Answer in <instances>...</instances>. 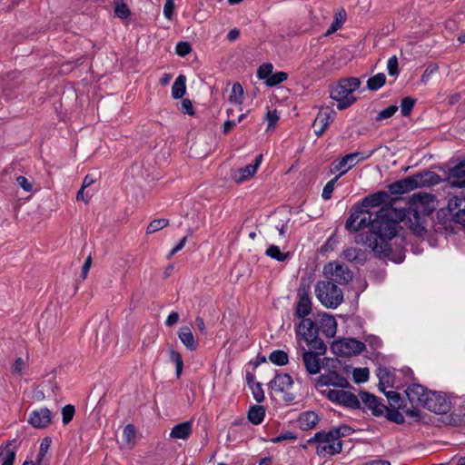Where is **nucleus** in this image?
I'll use <instances>...</instances> for the list:
<instances>
[{
	"label": "nucleus",
	"instance_id": "obj_1",
	"mask_svg": "<svg viewBox=\"0 0 465 465\" xmlns=\"http://www.w3.org/2000/svg\"><path fill=\"white\" fill-rule=\"evenodd\" d=\"M383 203L392 204L391 198L386 191H378L365 196L351 207L350 216L345 223V229L355 232L369 227V232L361 235L362 243L371 248L376 257L388 258L400 263L405 258L404 248L399 247L394 250L389 243V241L398 233L400 222L393 217L395 210L391 207L381 208L373 219H371L372 214L368 211V208Z\"/></svg>",
	"mask_w": 465,
	"mask_h": 465
},
{
	"label": "nucleus",
	"instance_id": "obj_2",
	"mask_svg": "<svg viewBox=\"0 0 465 465\" xmlns=\"http://www.w3.org/2000/svg\"><path fill=\"white\" fill-rule=\"evenodd\" d=\"M435 196L428 193H413L408 203L406 213L410 222L411 231L418 236H422L426 232L424 226L425 217L434 211Z\"/></svg>",
	"mask_w": 465,
	"mask_h": 465
},
{
	"label": "nucleus",
	"instance_id": "obj_3",
	"mask_svg": "<svg viewBox=\"0 0 465 465\" xmlns=\"http://www.w3.org/2000/svg\"><path fill=\"white\" fill-rule=\"evenodd\" d=\"M361 80L357 77L341 78L331 87L330 97L337 102V108L341 111L352 105L357 98L352 94L360 88Z\"/></svg>",
	"mask_w": 465,
	"mask_h": 465
},
{
	"label": "nucleus",
	"instance_id": "obj_4",
	"mask_svg": "<svg viewBox=\"0 0 465 465\" xmlns=\"http://www.w3.org/2000/svg\"><path fill=\"white\" fill-rule=\"evenodd\" d=\"M296 332L310 346L309 351H312L320 356L326 353L327 346L322 339L319 337L315 329V322L312 319L302 320L296 327Z\"/></svg>",
	"mask_w": 465,
	"mask_h": 465
},
{
	"label": "nucleus",
	"instance_id": "obj_5",
	"mask_svg": "<svg viewBox=\"0 0 465 465\" xmlns=\"http://www.w3.org/2000/svg\"><path fill=\"white\" fill-rule=\"evenodd\" d=\"M315 294L321 303L327 308L335 309L343 302L341 289L331 281L317 282Z\"/></svg>",
	"mask_w": 465,
	"mask_h": 465
},
{
	"label": "nucleus",
	"instance_id": "obj_6",
	"mask_svg": "<svg viewBox=\"0 0 465 465\" xmlns=\"http://www.w3.org/2000/svg\"><path fill=\"white\" fill-rule=\"evenodd\" d=\"M405 393L411 404V408L404 410L405 414L410 417H419L420 411L418 408H424V401L428 398L430 391H427L425 387L420 384L414 383L408 386Z\"/></svg>",
	"mask_w": 465,
	"mask_h": 465
},
{
	"label": "nucleus",
	"instance_id": "obj_7",
	"mask_svg": "<svg viewBox=\"0 0 465 465\" xmlns=\"http://www.w3.org/2000/svg\"><path fill=\"white\" fill-rule=\"evenodd\" d=\"M331 349L338 356L350 357L361 354L366 349V345L354 338H343L333 341Z\"/></svg>",
	"mask_w": 465,
	"mask_h": 465
},
{
	"label": "nucleus",
	"instance_id": "obj_8",
	"mask_svg": "<svg viewBox=\"0 0 465 465\" xmlns=\"http://www.w3.org/2000/svg\"><path fill=\"white\" fill-rule=\"evenodd\" d=\"M376 150H372L367 153L362 152H354L351 153H348L343 156L339 162L332 163V168L331 172H341L342 170H351L359 162L369 159Z\"/></svg>",
	"mask_w": 465,
	"mask_h": 465
},
{
	"label": "nucleus",
	"instance_id": "obj_9",
	"mask_svg": "<svg viewBox=\"0 0 465 465\" xmlns=\"http://www.w3.org/2000/svg\"><path fill=\"white\" fill-rule=\"evenodd\" d=\"M327 398L331 401L342 405L346 408L353 410L361 408V402L358 397L351 391L344 390H330L328 391Z\"/></svg>",
	"mask_w": 465,
	"mask_h": 465
},
{
	"label": "nucleus",
	"instance_id": "obj_10",
	"mask_svg": "<svg viewBox=\"0 0 465 465\" xmlns=\"http://www.w3.org/2000/svg\"><path fill=\"white\" fill-rule=\"evenodd\" d=\"M428 398L424 401V408L438 413H447L450 409V401L443 395L430 391Z\"/></svg>",
	"mask_w": 465,
	"mask_h": 465
},
{
	"label": "nucleus",
	"instance_id": "obj_11",
	"mask_svg": "<svg viewBox=\"0 0 465 465\" xmlns=\"http://www.w3.org/2000/svg\"><path fill=\"white\" fill-rule=\"evenodd\" d=\"M447 211L453 222L465 227V194L451 197L448 202Z\"/></svg>",
	"mask_w": 465,
	"mask_h": 465
},
{
	"label": "nucleus",
	"instance_id": "obj_12",
	"mask_svg": "<svg viewBox=\"0 0 465 465\" xmlns=\"http://www.w3.org/2000/svg\"><path fill=\"white\" fill-rule=\"evenodd\" d=\"M323 272L331 273L333 277L332 281L339 284H347L352 280V272L348 266L339 262H330L324 266Z\"/></svg>",
	"mask_w": 465,
	"mask_h": 465
},
{
	"label": "nucleus",
	"instance_id": "obj_13",
	"mask_svg": "<svg viewBox=\"0 0 465 465\" xmlns=\"http://www.w3.org/2000/svg\"><path fill=\"white\" fill-rule=\"evenodd\" d=\"M312 312V301L310 298V287L300 286L298 289V302L294 312L295 317L299 319H306Z\"/></svg>",
	"mask_w": 465,
	"mask_h": 465
},
{
	"label": "nucleus",
	"instance_id": "obj_14",
	"mask_svg": "<svg viewBox=\"0 0 465 465\" xmlns=\"http://www.w3.org/2000/svg\"><path fill=\"white\" fill-rule=\"evenodd\" d=\"M317 386H333L341 389H347L351 387V385L345 377L340 374V372L334 371L321 374L316 379V387Z\"/></svg>",
	"mask_w": 465,
	"mask_h": 465
},
{
	"label": "nucleus",
	"instance_id": "obj_15",
	"mask_svg": "<svg viewBox=\"0 0 465 465\" xmlns=\"http://www.w3.org/2000/svg\"><path fill=\"white\" fill-rule=\"evenodd\" d=\"M335 114V111L330 107L320 110L312 124L314 133L318 137L322 136L328 126L333 122Z\"/></svg>",
	"mask_w": 465,
	"mask_h": 465
},
{
	"label": "nucleus",
	"instance_id": "obj_16",
	"mask_svg": "<svg viewBox=\"0 0 465 465\" xmlns=\"http://www.w3.org/2000/svg\"><path fill=\"white\" fill-rule=\"evenodd\" d=\"M318 317L319 319L313 321L317 333L322 331L327 338L334 337L337 331V322L334 317L327 313L318 314Z\"/></svg>",
	"mask_w": 465,
	"mask_h": 465
},
{
	"label": "nucleus",
	"instance_id": "obj_17",
	"mask_svg": "<svg viewBox=\"0 0 465 465\" xmlns=\"http://www.w3.org/2000/svg\"><path fill=\"white\" fill-rule=\"evenodd\" d=\"M445 180L451 187L465 188V159L449 168Z\"/></svg>",
	"mask_w": 465,
	"mask_h": 465
},
{
	"label": "nucleus",
	"instance_id": "obj_18",
	"mask_svg": "<svg viewBox=\"0 0 465 465\" xmlns=\"http://www.w3.org/2000/svg\"><path fill=\"white\" fill-rule=\"evenodd\" d=\"M52 422V412L47 408L33 411L29 416L28 423L35 429H45Z\"/></svg>",
	"mask_w": 465,
	"mask_h": 465
},
{
	"label": "nucleus",
	"instance_id": "obj_19",
	"mask_svg": "<svg viewBox=\"0 0 465 465\" xmlns=\"http://www.w3.org/2000/svg\"><path fill=\"white\" fill-rule=\"evenodd\" d=\"M302 361L307 372L310 375L318 374L322 369L320 355L312 351H307L305 348H302Z\"/></svg>",
	"mask_w": 465,
	"mask_h": 465
},
{
	"label": "nucleus",
	"instance_id": "obj_20",
	"mask_svg": "<svg viewBox=\"0 0 465 465\" xmlns=\"http://www.w3.org/2000/svg\"><path fill=\"white\" fill-rule=\"evenodd\" d=\"M415 189H417V183L411 175L388 185L389 194H403Z\"/></svg>",
	"mask_w": 465,
	"mask_h": 465
},
{
	"label": "nucleus",
	"instance_id": "obj_21",
	"mask_svg": "<svg viewBox=\"0 0 465 465\" xmlns=\"http://www.w3.org/2000/svg\"><path fill=\"white\" fill-rule=\"evenodd\" d=\"M262 160V154L260 153L256 156L254 163L247 164L246 166L238 169L233 174L232 179L237 183H242L252 177L256 173Z\"/></svg>",
	"mask_w": 465,
	"mask_h": 465
},
{
	"label": "nucleus",
	"instance_id": "obj_22",
	"mask_svg": "<svg viewBox=\"0 0 465 465\" xmlns=\"http://www.w3.org/2000/svg\"><path fill=\"white\" fill-rule=\"evenodd\" d=\"M360 395L362 402L371 411L373 416L381 417L384 414L387 406L382 404L375 395L367 391H361Z\"/></svg>",
	"mask_w": 465,
	"mask_h": 465
},
{
	"label": "nucleus",
	"instance_id": "obj_23",
	"mask_svg": "<svg viewBox=\"0 0 465 465\" xmlns=\"http://www.w3.org/2000/svg\"><path fill=\"white\" fill-rule=\"evenodd\" d=\"M411 176L417 183V188L430 187L432 185L439 184L442 181V179L438 173L431 171L420 172Z\"/></svg>",
	"mask_w": 465,
	"mask_h": 465
},
{
	"label": "nucleus",
	"instance_id": "obj_24",
	"mask_svg": "<svg viewBox=\"0 0 465 465\" xmlns=\"http://www.w3.org/2000/svg\"><path fill=\"white\" fill-rule=\"evenodd\" d=\"M293 380L289 373H276L274 378L269 382L271 390L283 392L286 389L292 387Z\"/></svg>",
	"mask_w": 465,
	"mask_h": 465
},
{
	"label": "nucleus",
	"instance_id": "obj_25",
	"mask_svg": "<svg viewBox=\"0 0 465 465\" xmlns=\"http://www.w3.org/2000/svg\"><path fill=\"white\" fill-rule=\"evenodd\" d=\"M21 83V74L17 71L9 72L1 78V86L5 93L16 89Z\"/></svg>",
	"mask_w": 465,
	"mask_h": 465
},
{
	"label": "nucleus",
	"instance_id": "obj_26",
	"mask_svg": "<svg viewBox=\"0 0 465 465\" xmlns=\"http://www.w3.org/2000/svg\"><path fill=\"white\" fill-rule=\"evenodd\" d=\"M342 450V442L338 440L337 442H326L325 444H318L316 447V453L321 457L326 455L333 456L341 453Z\"/></svg>",
	"mask_w": 465,
	"mask_h": 465
},
{
	"label": "nucleus",
	"instance_id": "obj_27",
	"mask_svg": "<svg viewBox=\"0 0 465 465\" xmlns=\"http://www.w3.org/2000/svg\"><path fill=\"white\" fill-rule=\"evenodd\" d=\"M319 421V417L316 412L309 411L302 412L298 417L299 427L302 430L312 429Z\"/></svg>",
	"mask_w": 465,
	"mask_h": 465
},
{
	"label": "nucleus",
	"instance_id": "obj_28",
	"mask_svg": "<svg viewBox=\"0 0 465 465\" xmlns=\"http://www.w3.org/2000/svg\"><path fill=\"white\" fill-rule=\"evenodd\" d=\"M193 421L188 420L176 424L171 430L170 437L173 439L186 440L192 434Z\"/></svg>",
	"mask_w": 465,
	"mask_h": 465
},
{
	"label": "nucleus",
	"instance_id": "obj_29",
	"mask_svg": "<svg viewBox=\"0 0 465 465\" xmlns=\"http://www.w3.org/2000/svg\"><path fill=\"white\" fill-rule=\"evenodd\" d=\"M178 337L189 351H193L197 349L198 342L195 341L194 336L189 327H182L178 331Z\"/></svg>",
	"mask_w": 465,
	"mask_h": 465
},
{
	"label": "nucleus",
	"instance_id": "obj_30",
	"mask_svg": "<svg viewBox=\"0 0 465 465\" xmlns=\"http://www.w3.org/2000/svg\"><path fill=\"white\" fill-rule=\"evenodd\" d=\"M265 417V408L262 405H252L247 413L248 420L254 424H261Z\"/></svg>",
	"mask_w": 465,
	"mask_h": 465
},
{
	"label": "nucleus",
	"instance_id": "obj_31",
	"mask_svg": "<svg viewBox=\"0 0 465 465\" xmlns=\"http://www.w3.org/2000/svg\"><path fill=\"white\" fill-rule=\"evenodd\" d=\"M186 92V76L180 74L172 86V97L173 99L182 98Z\"/></svg>",
	"mask_w": 465,
	"mask_h": 465
},
{
	"label": "nucleus",
	"instance_id": "obj_32",
	"mask_svg": "<svg viewBox=\"0 0 465 465\" xmlns=\"http://www.w3.org/2000/svg\"><path fill=\"white\" fill-rule=\"evenodd\" d=\"M342 256L349 262H354L356 263H363L365 261V252L357 248H348L342 252Z\"/></svg>",
	"mask_w": 465,
	"mask_h": 465
},
{
	"label": "nucleus",
	"instance_id": "obj_33",
	"mask_svg": "<svg viewBox=\"0 0 465 465\" xmlns=\"http://www.w3.org/2000/svg\"><path fill=\"white\" fill-rule=\"evenodd\" d=\"M377 376L379 377V389L385 391V385L393 386V375L387 368H379Z\"/></svg>",
	"mask_w": 465,
	"mask_h": 465
},
{
	"label": "nucleus",
	"instance_id": "obj_34",
	"mask_svg": "<svg viewBox=\"0 0 465 465\" xmlns=\"http://www.w3.org/2000/svg\"><path fill=\"white\" fill-rule=\"evenodd\" d=\"M382 392L387 397L391 408L401 409L403 411L407 409L406 405L403 404L404 401L399 392L393 391H384Z\"/></svg>",
	"mask_w": 465,
	"mask_h": 465
},
{
	"label": "nucleus",
	"instance_id": "obj_35",
	"mask_svg": "<svg viewBox=\"0 0 465 465\" xmlns=\"http://www.w3.org/2000/svg\"><path fill=\"white\" fill-rule=\"evenodd\" d=\"M15 440H10L0 451V457L3 460L2 465H14L15 459V450L11 448Z\"/></svg>",
	"mask_w": 465,
	"mask_h": 465
},
{
	"label": "nucleus",
	"instance_id": "obj_36",
	"mask_svg": "<svg viewBox=\"0 0 465 465\" xmlns=\"http://www.w3.org/2000/svg\"><path fill=\"white\" fill-rule=\"evenodd\" d=\"M448 419L451 426L465 425V407H460L451 411Z\"/></svg>",
	"mask_w": 465,
	"mask_h": 465
},
{
	"label": "nucleus",
	"instance_id": "obj_37",
	"mask_svg": "<svg viewBox=\"0 0 465 465\" xmlns=\"http://www.w3.org/2000/svg\"><path fill=\"white\" fill-rule=\"evenodd\" d=\"M386 84V76L383 73H379L371 76L367 81V88L370 91H377Z\"/></svg>",
	"mask_w": 465,
	"mask_h": 465
},
{
	"label": "nucleus",
	"instance_id": "obj_38",
	"mask_svg": "<svg viewBox=\"0 0 465 465\" xmlns=\"http://www.w3.org/2000/svg\"><path fill=\"white\" fill-rule=\"evenodd\" d=\"M347 173V170H342L334 178H332L331 180H330L324 186L323 190H322V197L324 199V200H329L331 198V195H332V193H333V190H334V186H335V183H337V181L342 176L344 175L345 173Z\"/></svg>",
	"mask_w": 465,
	"mask_h": 465
},
{
	"label": "nucleus",
	"instance_id": "obj_39",
	"mask_svg": "<svg viewBox=\"0 0 465 465\" xmlns=\"http://www.w3.org/2000/svg\"><path fill=\"white\" fill-rule=\"evenodd\" d=\"M269 360L275 365L283 366L288 363L289 357L284 351L275 350L270 353Z\"/></svg>",
	"mask_w": 465,
	"mask_h": 465
},
{
	"label": "nucleus",
	"instance_id": "obj_40",
	"mask_svg": "<svg viewBox=\"0 0 465 465\" xmlns=\"http://www.w3.org/2000/svg\"><path fill=\"white\" fill-rule=\"evenodd\" d=\"M346 19V13L344 10H341L340 12H337L334 16V20L332 21L331 25H330L329 29L325 33V35H330L336 32L339 28L341 27L343 23Z\"/></svg>",
	"mask_w": 465,
	"mask_h": 465
},
{
	"label": "nucleus",
	"instance_id": "obj_41",
	"mask_svg": "<svg viewBox=\"0 0 465 465\" xmlns=\"http://www.w3.org/2000/svg\"><path fill=\"white\" fill-rule=\"evenodd\" d=\"M265 254L278 262H283L288 258L290 252H282L278 246L272 244L266 249Z\"/></svg>",
	"mask_w": 465,
	"mask_h": 465
},
{
	"label": "nucleus",
	"instance_id": "obj_42",
	"mask_svg": "<svg viewBox=\"0 0 465 465\" xmlns=\"http://www.w3.org/2000/svg\"><path fill=\"white\" fill-rule=\"evenodd\" d=\"M400 409L389 408L384 410V414L386 419L391 422L396 424H403L405 419L403 415L399 411Z\"/></svg>",
	"mask_w": 465,
	"mask_h": 465
},
{
	"label": "nucleus",
	"instance_id": "obj_43",
	"mask_svg": "<svg viewBox=\"0 0 465 465\" xmlns=\"http://www.w3.org/2000/svg\"><path fill=\"white\" fill-rule=\"evenodd\" d=\"M169 356H170V360L175 364L176 377L180 378L183 369V361L182 355L179 351H176L171 348V349H169Z\"/></svg>",
	"mask_w": 465,
	"mask_h": 465
},
{
	"label": "nucleus",
	"instance_id": "obj_44",
	"mask_svg": "<svg viewBox=\"0 0 465 465\" xmlns=\"http://www.w3.org/2000/svg\"><path fill=\"white\" fill-rule=\"evenodd\" d=\"M322 366L327 371V372H340L342 367V362L336 358H325Z\"/></svg>",
	"mask_w": 465,
	"mask_h": 465
},
{
	"label": "nucleus",
	"instance_id": "obj_45",
	"mask_svg": "<svg viewBox=\"0 0 465 465\" xmlns=\"http://www.w3.org/2000/svg\"><path fill=\"white\" fill-rule=\"evenodd\" d=\"M417 100L411 96L404 97L401 102V113L402 116H409Z\"/></svg>",
	"mask_w": 465,
	"mask_h": 465
},
{
	"label": "nucleus",
	"instance_id": "obj_46",
	"mask_svg": "<svg viewBox=\"0 0 465 465\" xmlns=\"http://www.w3.org/2000/svg\"><path fill=\"white\" fill-rule=\"evenodd\" d=\"M243 95L242 86L239 83H235L232 87V92L229 97L231 103L242 104V98Z\"/></svg>",
	"mask_w": 465,
	"mask_h": 465
},
{
	"label": "nucleus",
	"instance_id": "obj_47",
	"mask_svg": "<svg viewBox=\"0 0 465 465\" xmlns=\"http://www.w3.org/2000/svg\"><path fill=\"white\" fill-rule=\"evenodd\" d=\"M168 224L169 221L167 219H155L149 223L146 229V232L148 234L156 232L165 228Z\"/></svg>",
	"mask_w": 465,
	"mask_h": 465
},
{
	"label": "nucleus",
	"instance_id": "obj_48",
	"mask_svg": "<svg viewBox=\"0 0 465 465\" xmlns=\"http://www.w3.org/2000/svg\"><path fill=\"white\" fill-rule=\"evenodd\" d=\"M288 78V74L285 72H277L272 74L271 78L267 79L265 82L266 85L269 87L276 86L282 82H284Z\"/></svg>",
	"mask_w": 465,
	"mask_h": 465
},
{
	"label": "nucleus",
	"instance_id": "obj_49",
	"mask_svg": "<svg viewBox=\"0 0 465 465\" xmlns=\"http://www.w3.org/2000/svg\"><path fill=\"white\" fill-rule=\"evenodd\" d=\"M369 369L368 368H355L352 371L353 381L355 383H362L369 379Z\"/></svg>",
	"mask_w": 465,
	"mask_h": 465
},
{
	"label": "nucleus",
	"instance_id": "obj_50",
	"mask_svg": "<svg viewBox=\"0 0 465 465\" xmlns=\"http://www.w3.org/2000/svg\"><path fill=\"white\" fill-rule=\"evenodd\" d=\"M272 69H273V66L272 64H270V63L262 64V65L259 66V68L257 70L258 78L262 79V80H265V82H267V79L271 78V76L272 74Z\"/></svg>",
	"mask_w": 465,
	"mask_h": 465
},
{
	"label": "nucleus",
	"instance_id": "obj_51",
	"mask_svg": "<svg viewBox=\"0 0 465 465\" xmlns=\"http://www.w3.org/2000/svg\"><path fill=\"white\" fill-rule=\"evenodd\" d=\"M398 111V106L396 104L391 105L381 112L378 113L377 116L375 117V120L377 122L389 119L391 116L395 114V113Z\"/></svg>",
	"mask_w": 465,
	"mask_h": 465
},
{
	"label": "nucleus",
	"instance_id": "obj_52",
	"mask_svg": "<svg viewBox=\"0 0 465 465\" xmlns=\"http://www.w3.org/2000/svg\"><path fill=\"white\" fill-rule=\"evenodd\" d=\"M75 409L74 405L67 404L62 409L63 423L68 424L74 418Z\"/></svg>",
	"mask_w": 465,
	"mask_h": 465
},
{
	"label": "nucleus",
	"instance_id": "obj_53",
	"mask_svg": "<svg viewBox=\"0 0 465 465\" xmlns=\"http://www.w3.org/2000/svg\"><path fill=\"white\" fill-rule=\"evenodd\" d=\"M114 13L117 17L122 19L127 18L131 14L127 5L124 4L123 1H121L120 3H116Z\"/></svg>",
	"mask_w": 465,
	"mask_h": 465
},
{
	"label": "nucleus",
	"instance_id": "obj_54",
	"mask_svg": "<svg viewBox=\"0 0 465 465\" xmlns=\"http://www.w3.org/2000/svg\"><path fill=\"white\" fill-rule=\"evenodd\" d=\"M326 442H330V440H329L327 431H324V430L316 432L313 437H312L311 439L308 440L309 444H312V443L322 444V443H326Z\"/></svg>",
	"mask_w": 465,
	"mask_h": 465
},
{
	"label": "nucleus",
	"instance_id": "obj_55",
	"mask_svg": "<svg viewBox=\"0 0 465 465\" xmlns=\"http://www.w3.org/2000/svg\"><path fill=\"white\" fill-rule=\"evenodd\" d=\"M388 74L391 76H398L399 75V64H398V58L396 55L391 56L388 60L387 64Z\"/></svg>",
	"mask_w": 465,
	"mask_h": 465
},
{
	"label": "nucleus",
	"instance_id": "obj_56",
	"mask_svg": "<svg viewBox=\"0 0 465 465\" xmlns=\"http://www.w3.org/2000/svg\"><path fill=\"white\" fill-rule=\"evenodd\" d=\"M175 52L179 56H185L192 52L191 45L188 42L180 41L175 46Z\"/></svg>",
	"mask_w": 465,
	"mask_h": 465
},
{
	"label": "nucleus",
	"instance_id": "obj_57",
	"mask_svg": "<svg viewBox=\"0 0 465 465\" xmlns=\"http://www.w3.org/2000/svg\"><path fill=\"white\" fill-rule=\"evenodd\" d=\"M251 389L252 391V395H253L254 400L258 403L262 402L264 401L265 397H264V391L262 388V384L260 382L253 383V385L251 386Z\"/></svg>",
	"mask_w": 465,
	"mask_h": 465
},
{
	"label": "nucleus",
	"instance_id": "obj_58",
	"mask_svg": "<svg viewBox=\"0 0 465 465\" xmlns=\"http://www.w3.org/2000/svg\"><path fill=\"white\" fill-rule=\"evenodd\" d=\"M266 120L268 122L267 129L268 130L274 129L277 124V122L279 120V115L277 114V111L276 110H273V111L269 110L266 114Z\"/></svg>",
	"mask_w": 465,
	"mask_h": 465
},
{
	"label": "nucleus",
	"instance_id": "obj_59",
	"mask_svg": "<svg viewBox=\"0 0 465 465\" xmlns=\"http://www.w3.org/2000/svg\"><path fill=\"white\" fill-rule=\"evenodd\" d=\"M175 5L173 0H165V4L163 6V15L164 16L171 20L173 16Z\"/></svg>",
	"mask_w": 465,
	"mask_h": 465
},
{
	"label": "nucleus",
	"instance_id": "obj_60",
	"mask_svg": "<svg viewBox=\"0 0 465 465\" xmlns=\"http://www.w3.org/2000/svg\"><path fill=\"white\" fill-rule=\"evenodd\" d=\"M123 436L126 442H131L135 437V428L132 424H127L124 428Z\"/></svg>",
	"mask_w": 465,
	"mask_h": 465
},
{
	"label": "nucleus",
	"instance_id": "obj_61",
	"mask_svg": "<svg viewBox=\"0 0 465 465\" xmlns=\"http://www.w3.org/2000/svg\"><path fill=\"white\" fill-rule=\"evenodd\" d=\"M296 438L297 437L293 432L288 430L285 432H282L277 437L272 439V441L273 443H279V442H282V441L287 440H296Z\"/></svg>",
	"mask_w": 465,
	"mask_h": 465
},
{
	"label": "nucleus",
	"instance_id": "obj_62",
	"mask_svg": "<svg viewBox=\"0 0 465 465\" xmlns=\"http://www.w3.org/2000/svg\"><path fill=\"white\" fill-rule=\"evenodd\" d=\"M181 109L183 114L193 115L195 114L193 106V103L190 99H183L181 103Z\"/></svg>",
	"mask_w": 465,
	"mask_h": 465
},
{
	"label": "nucleus",
	"instance_id": "obj_63",
	"mask_svg": "<svg viewBox=\"0 0 465 465\" xmlns=\"http://www.w3.org/2000/svg\"><path fill=\"white\" fill-rule=\"evenodd\" d=\"M16 182L25 192H32L33 184L25 176H18Z\"/></svg>",
	"mask_w": 465,
	"mask_h": 465
},
{
	"label": "nucleus",
	"instance_id": "obj_64",
	"mask_svg": "<svg viewBox=\"0 0 465 465\" xmlns=\"http://www.w3.org/2000/svg\"><path fill=\"white\" fill-rule=\"evenodd\" d=\"M25 366V362L22 358H17L12 365V371L15 373H20Z\"/></svg>",
	"mask_w": 465,
	"mask_h": 465
}]
</instances>
